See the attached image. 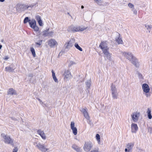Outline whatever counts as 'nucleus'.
Segmentation results:
<instances>
[{
	"label": "nucleus",
	"instance_id": "nucleus-1",
	"mask_svg": "<svg viewBox=\"0 0 152 152\" xmlns=\"http://www.w3.org/2000/svg\"><path fill=\"white\" fill-rule=\"evenodd\" d=\"M110 91L111 96L113 99H117L118 97V92L116 86L115 85L112 84L110 86Z\"/></svg>",
	"mask_w": 152,
	"mask_h": 152
},
{
	"label": "nucleus",
	"instance_id": "nucleus-2",
	"mask_svg": "<svg viewBox=\"0 0 152 152\" xmlns=\"http://www.w3.org/2000/svg\"><path fill=\"white\" fill-rule=\"evenodd\" d=\"M87 27L82 26H71L69 27L68 30L69 31H72L74 32L81 31H83L86 29Z\"/></svg>",
	"mask_w": 152,
	"mask_h": 152
},
{
	"label": "nucleus",
	"instance_id": "nucleus-3",
	"mask_svg": "<svg viewBox=\"0 0 152 152\" xmlns=\"http://www.w3.org/2000/svg\"><path fill=\"white\" fill-rule=\"evenodd\" d=\"M142 88L143 91V94L147 97H149L151 95V93L150 92V88L148 85L146 83H144L142 85Z\"/></svg>",
	"mask_w": 152,
	"mask_h": 152
},
{
	"label": "nucleus",
	"instance_id": "nucleus-4",
	"mask_svg": "<svg viewBox=\"0 0 152 152\" xmlns=\"http://www.w3.org/2000/svg\"><path fill=\"white\" fill-rule=\"evenodd\" d=\"M34 6L32 5H27L25 4H18L16 6V9L21 10L24 11L27 9H29L33 7Z\"/></svg>",
	"mask_w": 152,
	"mask_h": 152
},
{
	"label": "nucleus",
	"instance_id": "nucleus-5",
	"mask_svg": "<svg viewBox=\"0 0 152 152\" xmlns=\"http://www.w3.org/2000/svg\"><path fill=\"white\" fill-rule=\"evenodd\" d=\"M93 146V144L90 141L85 142L83 147V150L86 152H89L92 148Z\"/></svg>",
	"mask_w": 152,
	"mask_h": 152
},
{
	"label": "nucleus",
	"instance_id": "nucleus-6",
	"mask_svg": "<svg viewBox=\"0 0 152 152\" xmlns=\"http://www.w3.org/2000/svg\"><path fill=\"white\" fill-rule=\"evenodd\" d=\"M1 136L4 139L5 143L10 144L13 146L14 145L13 140L11 139L9 136L4 134H2Z\"/></svg>",
	"mask_w": 152,
	"mask_h": 152
},
{
	"label": "nucleus",
	"instance_id": "nucleus-7",
	"mask_svg": "<svg viewBox=\"0 0 152 152\" xmlns=\"http://www.w3.org/2000/svg\"><path fill=\"white\" fill-rule=\"evenodd\" d=\"M64 80V81L67 82L72 77L70 72L69 70H65L63 75Z\"/></svg>",
	"mask_w": 152,
	"mask_h": 152
},
{
	"label": "nucleus",
	"instance_id": "nucleus-8",
	"mask_svg": "<svg viewBox=\"0 0 152 152\" xmlns=\"http://www.w3.org/2000/svg\"><path fill=\"white\" fill-rule=\"evenodd\" d=\"M29 23L30 27L34 29L35 31H39V28L36 25V22L34 19H33L31 20H29Z\"/></svg>",
	"mask_w": 152,
	"mask_h": 152
},
{
	"label": "nucleus",
	"instance_id": "nucleus-9",
	"mask_svg": "<svg viewBox=\"0 0 152 152\" xmlns=\"http://www.w3.org/2000/svg\"><path fill=\"white\" fill-rule=\"evenodd\" d=\"M75 42V40L72 39L67 41L64 45V47L65 49L69 50L73 46Z\"/></svg>",
	"mask_w": 152,
	"mask_h": 152
},
{
	"label": "nucleus",
	"instance_id": "nucleus-10",
	"mask_svg": "<svg viewBox=\"0 0 152 152\" xmlns=\"http://www.w3.org/2000/svg\"><path fill=\"white\" fill-rule=\"evenodd\" d=\"M140 116L139 112H134L131 115L132 119L134 122L136 123L137 122Z\"/></svg>",
	"mask_w": 152,
	"mask_h": 152
},
{
	"label": "nucleus",
	"instance_id": "nucleus-11",
	"mask_svg": "<svg viewBox=\"0 0 152 152\" xmlns=\"http://www.w3.org/2000/svg\"><path fill=\"white\" fill-rule=\"evenodd\" d=\"M36 147L42 152H46L49 150V149L46 148L45 145L40 143H36Z\"/></svg>",
	"mask_w": 152,
	"mask_h": 152
},
{
	"label": "nucleus",
	"instance_id": "nucleus-12",
	"mask_svg": "<svg viewBox=\"0 0 152 152\" xmlns=\"http://www.w3.org/2000/svg\"><path fill=\"white\" fill-rule=\"evenodd\" d=\"M134 146V143L129 142L126 144L125 149L124 152H132V151Z\"/></svg>",
	"mask_w": 152,
	"mask_h": 152
},
{
	"label": "nucleus",
	"instance_id": "nucleus-13",
	"mask_svg": "<svg viewBox=\"0 0 152 152\" xmlns=\"http://www.w3.org/2000/svg\"><path fill=\"white\" fill-rule=\"evenodd\" d=\"M122 55L127 59L130 61L134 57L133 54L130 52H124Z\"/></svg>",
	"mask_w": 152,
	"mask_h": 152
},
{
	"label": "nucleus",
	"instance_id": "nucleus-14",
	"mask_svg": "<svg viewBox=\"0 0 152 152\" xmlns=\"http://www.w3.org/2000/svg\"><path fill=\"white\" fill-rule=\"evenodd\" d=\"M48 45L50 48H53L55 46L58 45V43L55 39H51L48 41Z\"/></svg>",
	"mask_w": 152,
	"mask_h": 152
},
{
	"label": "nucleus",
	"instance_id": "nucleus-15",
	"mask_svg": "<svg viewBox=\"0 0 152 152\" xmlns=\"http://www.w3.org/2000/svg\"><path fill=\"white\" fill-rule=\"evenodd\" d=\"M99 47H100L102 50H104L109 49L107 47V41L102 42Z\"/></svg>",
	"mask_w": 152,
	"mask_h": 152
},
{
	"label": "nucleus",
	"instance_id": "nucleus-16",
	"mask_svg": "<svg viewBox=\"0 0 152 152\" xmlns=\"http://www.w3.org/2000/svg\"><path fill=\"white\" fill-rule=\"evenodd\" d=\"M70 127L74 134L75 135H77V128L75 127V123L74 121L71 122Z\"/></svg>",
	"mask_w": 152,
	"mask_h": 152
},
{
	"label": "nucleus",
	"instance_id": "nucleus-17",
	"mask_svg": "<svg viewBox=\"0 0 152 152\" xmlns=\"http://www.w3.org/2000/svg\"><path fill=\"white\" fill-rule=\"evenodd\" d=\"M128 7L132 11L133 14L136 15L137 13V11L135 9L134 5L132 3H129L128 4Z\"/></svg>",
	"mask_w": 152,
	"mask_h": 152
},
{
	"label": "nucleus",
	"instance_id": "nucleus-18",
	"mask_svg": "<svg viewBox=\"0 0 152 152\" xmlns=\"http://www.w3.org/2000/svg\"><path fill=\"white\" fill-rule=\"evenodd\" d=\"M131 131L132 133H135L138 129L137 125L135 123H132L131 125Z\"/></svg>",
	"mask_w": 152,
	"mask_h": 152
},
{
	"label": "nucleus",
	"instance_id": "nucleus-19",
	"mask_svg": "<svg viewBox=\"0 0 152 152\" xmlns=\"http://www.w3.org/2000/svg\"><path fill=\"white\" fill-rule=\"evenodd\" d=\"M81 111L83 113L84 116L86 119L88 120L90 119V118L86 109H82Z\"/></svg>",
	"mask_w": 152,
	"mask_h": 152
},
{
	"label": "nucleus",
	"instance_id": "nucleus-20",
	"mask_svg": "<svg viewBox=\"0 0 152 152\" xmlns=\"http://www.w3.org/2000/svg\"><path fill=\"white\" fill-rule=\"evenodd\" d=\"M108 50L109 49L104 50H102V51L104 55V56L107 59L110 60L111 58V54L109 52Z\"/></svg>",
	"mask_w": 152,
	"mask_h": 152
},
{
	"label": "nucleus",
	"instance_id": "nucleus-21",
	"mask_svg": "<svg viewBox=\"0 0 152 152\" xmlns=\"http://www.w3.org/2000/svg\"><path fill=\"white\" fill-rule=\"evenodd\" d=\"M37 132L38 134L40 135L43 139L45 140L46 139V137L43 131L39 129L37 130Z\"/></svg>",
	"mask_w": 152,
	"mask_h": 152
},
{
	"label": "nucleus",
	"instance_id": "nucleus-22",
	"mask_svg": "<svg viewBox=\"0 0 152 152\" xmlns=\"http://www.w3.org/2000/svg\"><path fill=\"white\" fill-rule=\"evenodd\" d=\"M130 61H131L132 63L136 67L138 68L139 67V64L138 62L137 59L135 58L134 57L132 59V60H130Z\"/></svg>",
	"mask_w": 152,
	"mask_h": 152
},
{
	"label": "nucleus",
	"instance_id": "nucleus-23",
	"mask_svg": "<svg viewBox=\"0 0 152 152\" xmlns=\"http://www.w3.org/2000/svg\"><path fill=\"white\" fill-rule=\"evenodd\" d=\"M7 94L10 96L16 95V91L13 88H10L7 91Z\"/></svg>",
	"mask_w": 152,
	"mask_h": 152
},
{
	"label": "nucleus",
	"instance_id": "nucleus-24",
	"mask_svg": "<svg viewBox=\"0 0 152 152\" xmlns=\"http://www.w3.org/2000/svg\"><path fill=\"white\" fill-rule=\"evenodd\" d=\"M143 50L145 52H148L150 51L151 49L150 46L148 45L147 44H145L144 47H143Z\"/></svg>",
	"mask_w": 152,
	"mask_h": 152
},
{
	"label": "nucleus",
	"instance_id": "nucleus-25",
	"mask_svg": "<svg viewBox=\"0 0 152 152\" xmlns=\"http://www.w3.org/2000/svg\"><path fill=\"white\" fill-rule=\"evenodd\" d=\"M72 147L73 149L75 150L77 152H82L80 148L75 145H73L72 146Z\"/></svg>",
	"mask_w": 152,
	"mask_h": 152
},
{
	"label": "nucleus",
	"instance_id": "nucleus-26",
	"mask_svg": "<svg viewBox=\"0 0 152 152\" xmlns=\"http://www.w3.org/2000/svg\"><path fill=\"white\" fill-rule=\"evenodd\" d=\"M151 110L150 108H148L147 109L146 113H147V115L148 118L149 119H151L152 118V116L151 115Z\"/></svg>",
	"mask_w": 152,
	"mask_h": 152
},
{
	"label": "nucleus",
	"instance_id": "nucleus-27",
	"mask_svg": "<svg viewBox=\"0 0 152 152\" xmlns=\"http://www.w3.org/2000/svg\"><path fill=\"white\" fill-rule=\"evenodd\" d=\"M49 29L48 28L46 30H44L43 31L42 33V35L44 37H48V31H49Z\"/></svg>",
	"mask_w": 152,
	"mask_h": 152
},
{
	"label": "nucleus",
	"instance_id": "nucleus-28",
	"mask_svg": "<svg viewBox=\"0 0 152 152\" xmlns=\"http://www.w3.org/2000/svg\"><path fill=\"white\" fill-rule=\"evenodd\" d=\"M14 70L10 66H7L5 68V71L9 72H12Z\"/></svg>",
	"mask_w": 152,
	"mask_h": 152
},
{
	"label": "nucleus",
	"instance_id": "nucleus-29",
	"mask_svg": "<svg viewBox=\"0 0 152 152\" xmlns=\"http://www.w3.org/2000/svg\"><path fill=\"white\" fill-rule=\"evenodd\" d=\"M75 47L80 51H82L83 50L78 45V43H75L74 45Z\"/></svg>",
	"mask_w": 152,
	"mask_h": 152
},
{
	"label": "nucleus",
	"instance_id": "nucleus-30",
	"mask_svg": "<svg viewBox=\"0 0 152 152\" xmlns=\"http://www.w3.org/2000/svg\"><path fill=\"white\" fill-rule=\"evenodd\" d=\"M96 137L98 143L99 144L100 142V138L99 135L98 134H96Z\"/></svg>",
	"mask_w": 152,
	"mask_h": 152
},
{
	"label": "nucleus",
	"instance_id": "nucleus-31",
	"mask_svg": "<svg viewBox=\"0 0 152 152\" xmlns=\"http://www.w3.org/2000/svg\"><path fill=\"white\" fill-rule=\"evenodd\" d=\"M30 50L33 57H35L36 56V54L34 49L33 48H31Z\"/></svg>",
	"mask_w": 152,
	"mask_h": 152
},
{
	"label": "nucleus",
	"instance_id": "nucleus-32",
	"mask_svg": "<svg viewBox=\"0 0 152 152\" xmlns=\"http://www.w3.org/2000/svg\"><path fill=\"white\" fill-rule=\"evenodd\" d=\"M145 26L146 27L147 30L149 31L150 32V30L152 28V26L151 25H145Z\"/></svg>",
	"mask_w": 152,
	"mask_h": 152
},
{
	"label": "nucleus",
	"instance_id": "nucleus-33",
	"mask_svg": "<svg viewBox=\"0 0 152 152\" xmlns=\"http://www.w3.org/2000/svg\"><path fill=\"white\" fill-rule=\"evenodd\" d=\"M116 42L118 44H122L123 43V41L122 39H116Z\"/></svg>",
	"mask_w": 152,
	"mask_h": 152
},
{
	"label": "nucleus",
	"instance_id": "nucleus-34",
	"mask_svg": "<svg viewBox=\"0 0 152 152\" xmlns=\"http://www.w3.org/2000/svg\"><path fill=\"white\" fill-rule=\"evenodd\" d=\"M54 34V32L53 31H48V36L50 37H52Z\"/></svg>",
	"mask_w": 152,
	"mask_h": 152
},
{
	"label": "nucleus",
	"instance_id": "nucleus-35",
	"mask_svg": "<svg viewBox=\"0 0 152 152\" xmlns=\"http://www.w3.org/2000/svg\"><path fill=\"white\" fill-rule=\"evenodd\" d=\"M35 19L38 22L42 20L41 17L38 15H37L36 16Z\"/></svg>",
	"mask_w": 152,
	"mask_h": 152
},
{
	"label": "nucleus",
	"instance_id": "nucleus-36",
	"mask_svg": "<svg viewBox=\"0 0 152 152\" xmlns=\"http://www.w3.org/2000/svg\"><path fill=\"white\" fill-rule=\"evenodd\" d=\"M94 1L98 4L103 2V0H94Z\"/></svg>",
	"mask_w": 152,
	"mask_h": 152
},
{
	"label": "nucleus",
	"instance_id": "nucleus-37",
	"mask_svg": "<svg viewBox=\"0 0 152 152\" xmlns=\"http://www.w3.org/2000/svg\"><path fill=\"white\" fill-rule=\"evenodd\" d=\"M33 77V74H29L28 75V77L29 78V81H31L32 78Z\"/></svg>",
	"mask_w": 152,
	"mask_h": 152
},
{
	"label": "nucleus",
	"instance_id": "nucleus-38",
	"mask_svg": "<svg viewBox=\"0 0 152 152\" xmlns=\"http://www.w3.org/2000/svg\"><path fill=\"white\" fill-rule=\"evenodd\" d=\"M86 84L88 88H89L91 85L90 81L86 82Z\"/></svg>",
	"mask_w": 152,
	"mask_h": 152
},
{
	"label": "nucleus",
	"instance_id": "nucleus-39",
	"mask_svg": "<svg viewBox=\"0 0 152 152\" xmlns=\"http://www.w3.org/2000/svg\"><path fill=\"white\" fill-rule=\"evenodd\" d=\"M29 20H29L28 18V17H26L24 19V21H23L24 23H26L28 22H29Z\"/></svg>",
	"mask_w": 152,
	"mask_h": 152
},
{
	"label": "nucleus",
	"instance_id": "nucleus-40",
	"mask_svg": "<svg viewBox=\"0 0 152 152\" xmlns=\"http://www.w3.org/2000/svg\"><path fill=\"white\" fill-rule=\"evenodd\" d=\"M99 149L98 148H94L91 150L90 152H99Z\"/></svg>",
	"mask_w": 152,
	"mask_h": 152
},
{
	"label": "nucleus",
	"instance_id": "nucleus-41",
	"mask_svg": "<svg viewBox=\"0 0 152 152\" xmlns=\"http://www.w3.org/2000/svg\"><path fill=\"white\" fill-rule=\"evenodd\" d=\"M75 63L73 61H70L69 63V66H71L75 64Z\"/></svg>",
	"mask_w": 152,
	"mask_h": 152
},
{
	"label": "nucleus",
	"instance_id": "nucleus-42",
	"mask_svg": "<svg viewBox=\"0 0 152 152\" xmlns=\"http://www.w3.org/2000/svg\"><path fill=\"white\" fill-rule=\"evenodd\" d=\"M38 23L39 25L40 26H43V23H42V20H41L40 21H39L38 22Z\"/></svg>",
	"mask_w": 152,
	"mask_h": 152
},
{
	"label": "nucleus",
	"instance_id": "nucleus-43",
	"mask_svg": "<svg viewBox=\"0 0 152 152\" xmlns=\"http://www.w3.org/2000/svg\"><path fill=\"white\" fill-rule=\"evenodd\" d=\"M42 43V40H40L38 42H36V44L37 45H41Z\"/></svg>",
	"mask_w": 152,
	"mask_h": 152
},
{
	"label": "nucleus",
	"instance_id": "nucleus-44",
	"mask_svg": "<svg viewBox=\"0 0 152 152\" xmlns=\"http://www.w3.org/2000/svg\"><path fill=\"white\" fill-rule=\"evenodd\" d=\"M138 75L140 79H142L143 78V76H142V75L141 73H138Z\"/></svg>",
	"mask_w": 152,
	"mask_h": 152
},
{
	"label": "nucleus",
	"instance_id": "nucleus-45",
	"mask_svg": "<svg viewBox=\"0 0 152 152\" xmlns=\"http://www.w3.org/2000/svg\"><path fill=\"white\" fill-rule=\"evenodd\" d=\"M53 79L56 82H58V80L56 78V76L53 77Z\"/></svg>",
	"mask_w": 152,
	"mask_h": 152
},
{
	"label": "nucleus",
	"instance_id": "nucleus-46",
	"mask_svg": "<svg viewBox=\"0 0 152 152\" xmlns=\"http://www.w3.org/2000/svg\"><path fill=\"white\" fill-rule=\"evenodd\" d=\"M148 131L151 133H152V128L151 127H149L148 128Z\"/></svg>",
	"mask_w": 152,
	"mask_h": 152
},
{
	"label": "nucleus",
	"instance_id": "nucleus-47",
	"mask_svg": "<svg viewBox=\"0 0 152 152\" xmlns=\"http://www.w3.org/2000/svg\"><path fill=\"white\" fill-rule=\"evenodd\" d=\"M115 34L117 36V38H119L120 37V34L118 32H116Z\"/></svg>",
	"mask_w": 152,
	"mask_h": 152
},
{
	"label": "nucleus",
	"instance_id": "nucleus-48",
	"mask_svg": "<svg viewBox=\"0 0 152 152\" xmlns=\"http://www.w3.org/2000/svg\"><path fill=\"white\" fill-rule=\"evenodd\" d=\"M18 151V148L17 147H15L13 150V152H17Z\"/></svg>",
	"mask_w": 152,
	"mask_h": 152
},
{
	"label": "nucleus",
	"instance_id": "nucleus-49",
	"mask_svg": "<svg viewBox=\"0 0 152 152\" xmlns=\"http://www.w3.org/2000/svg\"><path fill=\"white\" fill-rule=\"evenodd\" d=\"M9 58V57L8 56H6L3 58L4 59V60H7Z\"/></svg>",
	"mask_w": 152,
	"mask_h": 152
},
{
	"label": "nucleus",
	"instance_id": "nucleus-50",
	"mask_svg": "<svg viewBox=\"0 0 152 152\" xmlns=\"http://www.w3.org/2000/svg\"><path fill=\"white\" fill-rule=\"evenodd\" d=\"M51 72L52 74V77H54V76H55V74L54 71L53 70H52Z\"/></svg>",
	"mask_w": 152,
	"mask_h": 152
},
{
	"label": "nucleus",
	"instance_id": "nucleus-51",
	"mask_svg": "<svg viewBox=\"0 0 152 152\" xmlns=\"http://www.w3.org/2000/svg\"><path fill=\"white\" fill-rule=\"evenodd\" d=\"M38 99L39 101L40 104H43V102H42V101L39 99Z\"/></svg>",
	"mask_w": 152,
	"mask_h": 152
},
{
	"label": "nucleus",
	"instance_id": "nucleus-52",
	"mask_svg": "<svg viewBox=\"0 0 152 152\" xmlns=\"http://www.w3.org/2000/svg\"><path fill=\"white\" fill-rule=\"evenodd\" d=\"M10 118H11L13 120L16 121L17 120V119L16 118H15L12 117H10Z\"/></svg>",
	"mask_w": 152,
	"mask_h": 152
},
{
	"label": "nucleus",
	"instance_id": "nucleus-53",
	"mask_svg": "<svg viewBox=\"0 0 152 152\" xmlns=\"http://www.w3.org/2000/svg\"><path fill=\"white\" fill-rule=\"evenodd\" d=\"M5 1V0H0V2H3Z\"/></svg>",
	"mask_w": 152,
	"mask_h": 152
},
{
	"label": "nucleus",
	"instance_id": "nucleus-54",
	"mask_svg": "<svg viewBox=\"0 0 152 152\" xmlns=\"http://www.w3.org/2000/svg\"><path fill=\"white\" fill-rule=\"evenodd\" d=\"M84 6H83V5L81 6V8L82 9H83V8H84Z\"/></svg>",
	"mask_w": 152,
	"mask_h": 152
},
{
	"label": "nucleus",
	"instance_id": "nucleus-55",
	"mask_svg": "<svg viewBox=\"0 0 152 152\" xmlns=\"http://www.w3.org/2000/svg\"><path fill=\"white\" fill-rule=\"evenodd\" d=\"M2 47V45H0V49Z\"/></svg>",
	"mask_w": 152,
	"mask_h": 152
},
{
	"label": "nucleus",
	"instance_id": "nucleus-56",
	"mask_svg": "<svg viewBox=\"0 0 152 152\" xmlns=\"http://www.w3.org/2000/svg\"><path fill=\"white\" fill-rule=\"evenodd\" d=\"M1 41V42H3V40H2Z\"/></svg>",
	"mask_w": 152,
	"mask_h": 152
}]
</instances>
